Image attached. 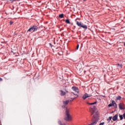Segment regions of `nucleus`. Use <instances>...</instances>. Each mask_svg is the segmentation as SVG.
<instances>
[{
    "label": "nucleus",
    "mask_w": 125,
    "mask_h": 125,
    "mask_svg": "<svg viewBox=\"0 0 125 125\" xmlns=\"http://www.w3.org/2000/svg\"><path fill=\"white\" fill-rule=\"evenodd\" d=\"M65 114L67 117L64 118V120L66 121L67 122L72 121V116L70 115V111L67 107H66L65 109Z\"/></svg>",
    "instance_id": "obj_1"
},
{
    "label": "nucleus",
    "mask_w": 125,
    "mask_h": 125,
    "mask_svg": "<svg viewBox=\"0 0 125 125\" xmlns=\"http://www.w3.org/2000/svg\"><path fill=\"white\" fill-rule=\"evenodd\" d=\"M38 29L39 27L38 26L34 25L27 30V33H29V32L31 33H35V32H37Z\"/></svg>",
    "instance_id": "obj_2"
},
{
    "label": "nucleus",
    "mask_w": 125,
    "mask_h": 125,
    "mask_svg": "<svg viewBox=\"0 0 125 125\" xmlns=\"http://www.w3.org/2000/svg\"><path fill=\"white\" fill-rule=\"evenodd\" d=\"M76 24L78 26V27H80V28H83V29H84V30H86L87 29V26L85 24H82V23L76 21Z\"/></svg>",
    "instance_id": "obj_3"
},
{
    "label": "nucleus",
    "mask_w": 125,
    "mask_h": 125,
    "mask_svg": "<svg viewBox=\"0 0 125 125\" xmlns=\"http://www.w3.org/2000/svg\"><path fill=\"white\" fill-rule=\"evenodd\" d=\"M119 109L120 110H125V104H124L123 103L119 104Z\"/></svg>",
    "instance_id": "obj_4"
},
{
    "label": "nucleus",
    "mask_w": 125,
    "mask_h": 125,
    "mask_svg": "<svg viewBox=\"0 0 125 125\" xmlns=\"http://www.w3.org/2000/svg\"><path fill=\"white\" fill-rule=\"evenodd\" d=\"M88 97H91V95H88L87 93H85L83 97V98L84 100H85L86 98H88Z\"/></svg>",
    "instance_id": "obj_5"
},
{
    "label": "nucleus",
    "mask_w": 125,
    "mask_h": 125,
    "mask_svg": "<svg viewBox=\"0 0 125 125\" xmlns=\"http://www.w3.org/2000/svg\"><path fill=\"white\" fill-rule=\"evenodd\" d=\"M71 89H72V90H73V91L79 93V88L75 86H72Z\"/></svg>",
    "instance_id": "obj_6"
},
{
    "label": "nucleus",
    "mask_w": 125,
    "mask_h": 125,
    "mask_svg": "<svg viewBox=\"0 0 125 125\" xmlns=\"http://www.w3.org/2000/svg\"><path fill=\"white\" fill-rule=\"evenodd\" d=\"M118 117H119V115L118 114H116L112 118V120L113 122H116L117 120H118Z\"/></svg>",
    "instance_id": "obj_7"
},
{
    "label": "nucleus",
    "mask_w": 125,
    "mask_h": 125,
    "mask_svg": "<svg viewBox=\"0 0 125 125\" xmlns=\"http://www.w3.org/2000/svg\"><path fill=\"white\" fill-rule=\"evenodd\" d=\"M96 108V106H92L91 107V109H93V112H91V116H92V115H93V114H94V112H95V109Z\"/></svg>",
    "instance_id": "obj_8"
},
{
    "label": "nucleus",
    "mask_w": 125,
    "mask_h": 125,
    "mask_svg": "<svg viewBox=\"0 0 125 125\" xmlns=\"http://www.w3.org/2000/svg\"><path fill=\"white\" fill-rule=\"evenodd\" d=\"M112 103H113V106H114V108H118V105H117V103H116L115 101H112Z\"/></svg>",
    "instance_id": "obj_9"
},
{
    "label": "nucleus",
    "mask_w": 125,
    "mask_h": 125,
    "mask_svg": "<svg viewBox=\"0 0 125 125\" xmlns=\"http://www.w3.org/2000/svg\"><path fill=\"white\" fill-rule=\"evenodd\" d=\"M61 92V96H64L66 94V92H64L63 90H60Z\"/></svg>",
    "instance_id": "obj_10"
},
{
    "label": "nucleus",
    "mask_w": 125,
    "mask_h": 125,
    "mask_svg": "<svg viewBox=\"0 0 125 125\" xmlns=\"http://www.w3.org/2000/svg\"><path fill=\"white\" fill-rule=\"evenodd\" d=\"M69 100H67L65 101H63V103L64 105H68V104H69Z\"/></svg>",
    "instance_id": "obj_11"
},
{
    "label": "nucleus",
    "mask_w": 125,
    "mask_h": 125,
    "mask_svg": "<svg viewBox=\"0 0 125 125\" xmlns=\"http://www.w3.org/2000/svg\"><path fill=\"white\" fill-rule=\"evenodd\" d=\"M58 125H66V124H65V123L62 124V122L60 120H59L58 121Z\"/></svg>",
    "instance_id": "obj_12"
},
{
    "label": "nucleus",
    "mask_w": 125,
    "mask_h": 125,
    "mask_svg": "<svg viewBox=\"0 0 125 125\" xmlns=\"http://www.w3.org/2000/svg\"><path fill=\"white\" fill-rule=\"evenodd\" d=\"M119 118H120V121H123L124 120V115H120Z\"/></svg>",
    "instance_id": "obj_13"
},
{
    "label": "nucleus",
    "mask_w": 125,
    "mask_h": 125,
    "mask_svg": "<svg viewBox=\"0 0 125 125\" xmlns=\"http://www.w3.org/2000/svg\"><path fill=\"white\" fill-rule=\"evenodd\" d=\"M65 23H66V24H71V22H70V20L69 19L65 20Z\"/></svg>",
    "instance_id": "obj_14"
},
{
    "label": "nucleus",
    "mask_w": 125,
    "mask_h": 125,
    "mask_svg": "<svg viewBox=\"0 0 125 125\" xmlns=\"http://www.w3.org/2000/svg\"><path fill=\"white\" fill-rule=\"evenodd\" d=\"M59 18H61V19L63 18L64 17V14H60L59 16Z\"/></svg>",
    "instance_id": "obj_15"
},
{
    "label": "nucleus",
    "mask_w": 125,
    "mask_h": 125,
    "mask_svg": "<svg viewBox=\"0 0 125 125\" xmlns=\"http://www.w3.org/2000/svg\"><path fill=\"white\" fill-rule=\"evenodd\" d=\"M112 117L110 116L109 117L108 119H107V121L108 122V123H110V122L111 121V120H112Z\"/></svg>",
    "instance_id": "obj_16"
},
{
    "label": "nucleus",
    "mask_w": 125,
    "mask_h": 125,
    "mask_svg": "<svg viewBox=\"0 0 125 125\" xmlns=\"http://www.w3.org/2000/svg\"><path fill=\"white\" fill-rule=\"evenodd\" d=\"M121 99H122V97H121V96H118L116 98V100H121Z\"/></svg>",
    "instance_id": "obj_17"
},
{
    "label": "nucleus",
    "mask_w": 125,
    "mask_h": 125,
    "mask_svg": "<svg viewBox=\"0 0 125 125\" xmlns=\"http://www.w3.org/2000/svg\"><path fill=\"white\" fill-rule=\"evenodd\" d=\"M67 87H65L64 90V91H65V92H66L67 93H69V91L67 90V89H66Z\"/></svg>",
    "instance_id": "obj_18"
},
{
    "label": "nucleus",
    "mask_w": 125,
    "mask_h": 125,
    "mask_svg": "<svg viewBox=\"0 0 125 125\" xmlns=\"http://www.w3.org/2000/svg\"><path fill=\"white\" fill-rule=\"evenodd\" d=\"M113 105V103H112L108 105V107H112Z\"/></svg>",
    "instance_id": "obj_19"
},
{
    "label": "nucleus",
    "mask_w": 125,
    "mask_h": 125,
    "mask_svg": "<svg viewBox=\"0 0 125 125\" xmlns=\"http://www.w3.org/2000/svg\"><path fill=\"white\" fill-rule=\"evenodd\" d=\"M87 104H88V105H94L93 104V103H88V102H87Z\"/></svg>",
    "instance_id": "obj_20"
},
{
    "label": "nucleus",
    "mask_w": 125,
    "mask_h": 125,
    "mask_svg": "<svg viewBox=\"0 0 125 125\" xmlns=\"http://www.w3.org/2000/svg\"><path fill=\"white\" fill-rule=\"evenodd\" d=\"M79 47H80V45L78 44L76 47V49L78 50L79 49Z\"/></svg>",
    "instance_id": "obj_21"
},
{
    "label": "nucleus",
    "mask_w": 125,
    "mask_h": 125,
    "mask_svg": "<svg viewBox=\"0 0 125 125\" xmlns=\"http://www.w3.org/2000/svg\"><path fill=\"white\" fill-rule=\"evenodd\" d=\"M104 124H105V123H104V122L101 123L99 125H104Z\"/></svg>",
    "instance_id": "obj_22"
},
{
    "label": "nucleus",
    "mask_w": 125,
    "mask_h": 125,
    "mask_svg": "<svg viewBox=\"0 0 125 125\" xmlns=\"http://www.w3.org/2000/svg\"><path fill=\"white\" fill-rule=\"evenodd\" d=\"M73 93V94H74V95H75V96H76L77 97H79V95L76 94H75V93Z\"/></svg>",
    "instance_id": "obj_23"
},
{
    "label": "nucleus",
    "mask_w": 125,
    "mask_h": 125,
    "mask_svg": "<svg viewBox=\"0 0 125 125\" xmlns=\"http://www.w3.org/2000/svg\"><path fill=\"white\" fill-rule=\"evenodd\" d=\"M10 1H11V2H13V1H16V0H9Z\"/></svg>",
    "instance_id": "obj_24"
},
{
    "label": "nucleus",
    "mask_w": 125,
    "mask_h": 125,
    "mask_svg": "<svg viewBox=\"0 0 125 125\" xmlns=\"http://www.w3.org/2000/svg\"><path fill=\"white\" fill-rule=\"evenodd\" d=\"M13 24V21H10V25H12Z\"/></svg>",
    "instance_id": "obj_25"
},
{
    "label": "nucleus",
    "mask_w": 125,
    "mask_h": 125,
    "mask_svg": "<svg viewBox=\"0 0 125 125\" xmlns=\"http://www.w3.org/2000/svg\"><path fill=\"white\" fill-rule=\"evenodd\" d=\"M49 45L51 46V47H52V44H51V43H49Z\"/></svg>",
    "instance_id": "obj_26"
},
{
    "label": "nucleus",
    "mask_w": 125,
    "mask_h": 125,
    "mask_svg": "<svg viewBox=\"0 0 125 125\" xmlns=\"http://www.w3.org/2000/svg\"><path fill=\"white\" fill-rule=\"evenodd\" d=\"M118 66H119L120 68H122V64H118Z\"/></svg>",
    "instance_id": "obj_27"
},
{
    "label": "nucleus",
    "mask_w": 125,
    "mask_h": 125,
    "mask_svg": "<svg viewBox=\"0 0 125 125\" xmlns=\"http://www.w3.org/2000/svg\"><path fill=\"white\" fill-rule=\"evenodd\" d=\"M118 66H119L120 68H122V64H118Z\"/></svg>",
    "instance_id": "obj_28"
},
{
    "label": "nucleus",
    "mask_w": 125,
    "mask_h": 125,
    "mask_svg": "<svg viewBox=\"0 0 125 125\" xmlns=\"http://www.w3.org/2000/svg\"><path fill=\"white\" fill-rule=\"evenodd\" d=\"M62 108H66V105H62Z\"/></svg>",
    "instance_id": "obj_29"
},
{
    "label": "nucleus",
    "mask_w": 125,
    "mask_h": 125,
    "mask_svg": "<svg viewBox=\"0 0 125 125\" xmlns=\"http://www.w3.org/2000/svg\"><path fill=\"white\" fill-rule=\"evenodd\" d=\"M93 103V104L94 105L95 104H96V103H97V101H96V102H95L94 103Z\"/></svg>",
    "instance_id": "obj_30"
},
{
    "label": "nucleus",
    "mask_w": 125,
    "mask_h": 125,
    "mask_svg": "<svg viewBox=\"0 0 125 125\" xmlns=\"http://www.w3.org/2000/svg\"><path fill=\"white\" fill-rule=\"evenodd\" d=\"M3 80L2 78H0V82H2Z\"/></svg>",
    "instance_id": "obj_31"
},
{
    "label": "nucleus",
    "mask_w": 125,
    "mask_h": 125,
    "mask_svg": "<svg viewBox=\"0 0 125 125\" xmlns=\"http://www.w3.org/2000/svg\"><path fill=\"white\" fill-rule=\"evenodd\" d=\"M74 99H75V98L71 99L70 100V101H71V102L73 101L74 100Z\"/></svg>",
    "instance_id": "obj_32"
},
{
    "label": "nucleus",
    "mask_w": 125,
    "mask_h": 125,
    "mask_svg": "<svg viewBox=\"0 0 125 125\" xmlns=\"http://www.w3.org/2000/svg\"><path fill=\"white\" fill-rule=\"evenodd\" d=\"M83 0V1H85L86 0Z\"/></svg>",
    "instance_id": "obj_33"
}]
</instances>
